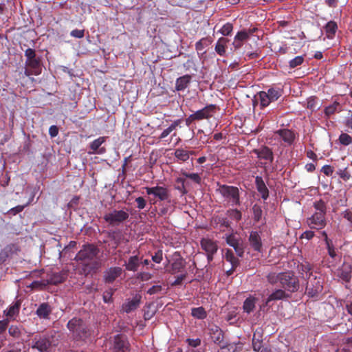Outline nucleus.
Here are the masks:
<instances>
[{
	"mask_svg": "<svg viewBox=\"0 0 352 352\" xmlns=\"http://www.w3.org/2000/svg\"><path fill=\"white\" fill-rule=\"evenodd\" d=\"M48 285V283L46 279H42L41 280H35L33 281L31 284V287L32 289H44Z\"/></svg>",
	"mask_w": 352,
	"mask_h": 352,
	"instance_id": "nucleus-47",
	"label": "nucleus"
},
{
	"mask_svg": "<svg viewBox=\"0 0 352 352\" xmlns=\"http://www.w3.org/2000/svg\"><path fill=\"white\" fill-rule=\"evenodd\" d=\"M70 35L72 36L77 38H82L85 36V30H84L75 29V30H73L70 32Z\"/></svg>",
	"mask_w": 352,
	"mask_h": 352,
	"instance_id": "nucleus-61",
	"label": "nucleus"
},
{
	"mask_svg": "<svg viewBox=\"0 0 352 352\" xmlns=\"http://www.w3.org/2000/svg\"><path fill=\"white\" fill-rule=\"evenodd\" d=\"M140 260V258L137 255L129 257L128 262L125 263V264L124 265L125 266V269L127 271H138L141 264Z\"/></svg>",
	"mask_w": 352,
	"mask_h": 352,
	"instance_id": "nucleus-28",
	"label": "nucleus"
},
{
	"mask_svg": "<svg viewBox=\"0 0 352 352\" xmlns=\"http://www.w3.org/2000/svg\"><path fill=\"white\" fill-rule=\"evenodd\" d=\"M280 285L285 290L294 293L300 287L299 280L292 272H283Z\"/></svg>",
	"mask_w": 352,
	"mask_h": 352,
	"instance_id": "nucleus-6",
	"label": "nucleus"
},
{
	"mask_svg": "<svg viewBox=\"0 0 352 352\" xmlns=\"http://www.w3.org/2000/svg\"><path fill=\"white\" fill-rule=\"evenodd\" d=\"M6 254H8V258L14 254H17L20 251V247L16 243H10L7 245L3 250H1Z\"/></svg>",
	"mask_w": 352,
	"mask_h": 352,
	"instance_id": "nucleus-38",
	"label": "nucleus"
},
{
	"mask_svg": "<svg viewBox=\"0 0 352 352\" xmlns=\"http://www.w3.org/2000/svg\"><path fill=\"white\" fill-rule=\"evenodd\" d=\"M341 111L340 104L338 102H334L333 104L325 107L324 112L325 116L329 118L331 116L333 115L336 112H340Z\"/></svg>",
	"mask_w": 352,
	"mask_h": 352,
	"instance_id": "nucleus-37",
	"label": "nucleus"
},
{
	"mask_svg": "<svg viewBox=\"0 0 352 352\" xmlns=\"http://www.w3.org/2000/svg\"><path fill=\"white\" fill-rule=\"evenodd\" d=\"M228 41L229 40L224 37H221L218 39L214 47V50L219 55L221 56H225L226 52V45Z\"/></svg>",
	"mask_w": 352,
	"mask_h": 352,
	"instance_id": "nucleus-33",
	"label": "nucleus"
},
{
	"mask_svg": "<svg viewBox=\"0 0 352 352\" xmlns=\"http://www.w3.org/2000/svg\"><path fill=\"white\" fill-rule=\"evenodd\" d=\"M215 192L221 196L224 206L234 207L241 205V189L238 187L218 182Z\"/></svg>",
	"mask_w": 352,
	"mask_h": 352,
	"instance_id": "nucleus-2",
	"label": "nucleus"
},
{
	"mask_svg": "<svg viewBox=\"0 0 352 352\" xmlns=\"http://www.w3.org/2000/svg\"><path fill=\"white\" fill-rule=\"evenodd\" d=\"M67 327L74 339L82 340L89 336V328L84 320L74 317L69 320Z\"/></svg>",
	"mask_w": 352,
	"mask_h": 352,
	"instance_id": "nucleus-4",
	"label": "nucleus"
},
{
	"mask_svg": "<svg viewBox=\"0 0 352 352\" xmlns=\"http://www.w3.org/2000/svg\"><path fill=\"white\" fill-rule=\"evenodd\" d=\"M338 30V25L333 21H329L324 26V30L328 38H333Z\"/></svg>",
	"mask_w": 352,
	"mask_h": 352,
	"instance_id": "nucleus-34",
	"label": "nucleus"
},
{
	"mask_svg": "<svg viewBox=\"0 0 352 352\" xmlns=\"http://www.w3.org/2000/svg\"><path fill=\"white\" fill-rule=\"evenodd\" d=\"M226 241L230 246L234 249L239 257H243L244 248L239 239L236 238L234 234H229L226 236Z\"/></svg>",
	"mask_w": 352,
	"mask_h": 352,
	"instance_id": "nucleus-17",
	"label": "nucleus"
},
{
	"mask_svg": "<svg viewBox=\"0 0 352 352\" xmlns=\"http://www.w3.org/2000/svg\"><path fill=\"white\" fill-rule=\"evenodd\" d=\"M224 258L234 268H236L239 265V260L234 256L232 250L227 249L226 250Z\"/></svg>",
	"mask_w": 352,
	"mask_h": 352,
	"instance_id": "nucleus-35",
	"label": "nucleus"
},
{
	"mask_svg": "<svg viewBox=\"0 0 352 352\" xmlns=\"http://www.w3.org/2000/svg\"><path fill=\"white\" fill-rule=\"evenodd\" d=\"M289 297V295L287 294L284 290L281 289H276L267 297L263 306H270V302L271 301L283 300Z\"/></svg>",
	"mask_w": 352,
	"mask_h": 352,
	"instance_id": "nucleus-24",
	"label": "nucleus"
},
{
	"mask_svg": "<svg viewBox=\"0 0 352 352\" xmlns=\"http://www.w3.org/2000/svg\"><path fill=\"white\" fill-rule=\"evenodd\" d=\"M258 299L253 296H250L243 302V310L245 313L250 314L254 311L256 308V303Z\"/></svg>",
	"mask_w": 352,
	"mask_h": 352,
	"instance_id": "nucleus-27",
	"label": "nucleus"
},
{
	"mask_svg": "<svg viewBox=\"0 0 352 352\" xmlns=\"http://www.w3.org/2000/svg\"><path fill=\"white\" fill-rule=\"evenodd\" d=\"M100 252L99 248L92 243L84 244L82 248L76 254L74 260L80 262L85 269L96 270L98 263L95 261Z\"/></svg>",
	"mask_w": 352,
	"mask_h": 352,
	"instance_id": "nucleus-1",
	"label": "nucleus"
},
{
	"mask_svg": "<svg viewBox=\"0 0 352 352\" xmlns=\"http://www.w3.org/2000/svg\"><path fill=\"white\" fill-rule=\"evenodd\" d=\"M304 61V57L302 56H297L289 63L290 68H295L302 64Z\"/></svg>",
	"mask_w": 352,
	"mask_h": 352,
	"instance_id": "nucleus-52",
	"label": "nucleus"
},
{
	"mask_svg": "<svg viewBox=\"0 0 352 352\" xmlns=\"http://www.w3.org/2000/svg\"><path fill=\"white\" fill-rule=\"evenodd\" d=\"M233 30V25L231 23H227L223 25L219 30L220 33L223 36H229Z\"/></svg>",
	"mask_w": 352,
	"mask_h": 352,
	"instance_id": "nucleus-50",
	"label": "nucleus"
},
{
	"mask_svg": "<svg viewBox=\"0 0 352 352\" xmlns=\"http://www.w3.org/2000/svg\"><path fill=\"white\" fill-rule=\"evenodd\" d=\"M249 242L250 246L254 251L258 252H262V241L261 238L256 231H252L249 236Z\"/></svg>",
	"mask_w": 352,
	"mask_h": 352,
	"instance_id": "nucleus-22",
	"label": "nucleus"
},
{
	"mask_svg": "<svg viewBox=\"0 0 352 352\" xmlns=\"http://www.w3.org/2000/svg\"><path fill=\"white\" fill-rule=\"evenodd\" d=\"M185 261L182 257H179L177 258L174 259L173 262L171 264L169 272L172 274L182 272L183 270L185 268Z\"/></svg>",
	"mask_w": 352,
	"mask_h": 352,
	"instance_id": "nucleus-30",
	"label": "nucleus"
},
{
	"mask_svg": "<svg viewBox=\"0 0 352 352\" xmlns=\"http://www.w3.org/2000/svg\"><path fill=\"white\" fill-rule=\"evenodd\" d=\"M182 174L186 178L192 179L196 184H199L201 182V178L198 173H189L187 172H182Z\"/></svg>",
	"mask_w": 352,
	"mask_h": 352,
	"instance_id": "nucleus-51",
	"label": "nucleus"
},
{
	"mask_svg": "<svg viewBox=\"0 0 352 352\" xmlns=\"http://www.w3.org/2000/svg\"><path fill=\"white\" fill-rule=\"evenodd\" d=\"M235 36L236 40L241 41L242 42H244L249 38V36L246 33V30H243L241 31L238 32Z\"/></svg>",
	"mask_w": 352,
	"mask_h": 352,
	"instance_id": "nucleus-60",
	"label": "nucleus"
},
{
	"mask_svg": "<svg viewBox=\"0 0 352 352\" xmlns=\"http://www.w3.org/2000/svg\"><path fill=\"white\" fill-rule=\"evenodd\" d=\"M122 272V270L120 267H111L104 272V280L106 283H113Z\"/></svg>",
	"mask_w": 352,
	"mask_h": 352,
	"instance_id": "nucleus-19",
	"label": "nucleus"
},
{
	"mask_svg": "<svg viewBox=\"0 0 352 352\" xmlns=\"http://www.w3.org/2000/svg\"><path fill=\"white\" fill-rule=\"evenodd\" d=\"M213 222L221 227L229 228L230 226V221L227 217L222 216H216L213 217Z\"/></svg>",
	"mask_w": 352,
	"mask_h": 352,
	"instance_id": "nucleus-44",
	"label": "nucleus"
},
{
	"mask_svg": "<svg viewBox=\"0 0 352 352\" xmlns=\"http://www.w3.org/2000/svg\"><path fill=\"white\" fill-rule=\"evenodd\" d=\"M321 171L327 176H331L334 170L330 165H324L322 167Z\"/></svg>",
	"mask_w": 352,
	"mask_h": 352,
	"instance_id": "nucleus-63",
	"label": "nucleus"
},
{
	"mask_svg": "<svg viewBox=\"0 0 352 352\" xmlns=\"http://www.w3.org/2000/svg\"><path fill=\"white\" fill-rule=\"evenodd\" d=\"M148 195H153L160 201H166L170 199V195L168 189L164 186H156L144 188Z\"/></svg>",
	"mask_w": 352,
	"mask_h": 352,
	"instance_id": "nucleus-12",
	"label": "nucleus"
},
{
	"mask_svg": "<svg viewBox=\"0 0 352 352\" xmlns=\"http://www.w3.org/2000/svg\"><path fill=\"white\" fill-rule=\"evenodd\" d=\"M200 245L202 250L206 252L208 263H210L218 250L217 242L210 238H202Z\"/></svg>",
	"mask_w": 352,
	"mask_h": 352,
	"instance_id": "nucleus-10",
	"label": "nucleus"
},
{
	"mask_svg": "<svg viewBox=\"0 0 352 352\" xmlns=\"http://www.w3.org/2000/svg\"><path fill=\"white\" fill-rule=\"evenodd\" d=\"M106 137L102 136L91 142L89 146V151H88V153L89 155H102L105 153L107 151L106 148L101 146L106 142Z\"/></svg>",
	"mask_w": 352,
	"mask_h": 352,
	"instance_id": "nucleus-16",
	"label": "nucleus"
},
{
	"mask_svg": "<svg viewBox=\"0 0 352 352\" xmlns=\"http://www.w3.org/2000/svg\"><path fill=\"white\" fill-rule=\"evenodd\" d=\"M317 106V98L310 97L307 99V107L311 111H314Z\"/></svg>",
	"mask_w": 352,
	"mask_h": 352,
	"instance_id": "nucleus-58",
	"label": "nucleus"
},
{
	"mask_svg": "<svg viewBox=\"0 0 352 352\" xmlns=\"http://www.w3.org/2000/svg\"><path fill=\"white\" fill-rule=\"evenodd\" d=\"M327 245V250H328V254L332 258H335L337 256V254H336V249L333 246V242L331 241L329 243H327L326 244Z\"/></svg>",
	"mask_w": 352,
	"mask_h": 352,
	"instance_id": "nucleus-59",
	"label": "nucleus"
},
{
	"mask_svg": "<svg viewBox=\"0 0 352 352\" xmlns=\"http://www.w3.org/2000/svg\"><path fill=\"white\" fill-rule=\"evenodd\" d=\"M326 214L322 213L314 212V214L307 219L308 226L311 229L320 230L327 225Z\"/></svg>",
	"mask_w": 352,
	"mask_h": 352,
	"instance_id": "nucleus-14",
	"label": "nucleus"
},
{
	"mask_svg": "<svg viewBox=\"0 0 352 352\" xmlns=\"http://www.w3.org/2000/svg\"><path fill=\"white\" fill-rule=\"evenodd\" d=\"M210 334L215 344H221L223 341V332L217 326H213L210 329Z\"/></svg>",
	"mask_w": 352,
	"mask_h": 352,
	"instance_id": "nucleus-26",
	"label": "nucleus"
},
{
	"mask_svg": "<svg viewBox=\"0 0 352 352\" xmlns=\"http://www.w3.org/2000/svg\"><path fill=\"white\" fill-rule=\"evenodd\" d=\"M191 315L197 319L203 320L207 317V313L203 307H194L191 309Z\"/></svg>",
	"mask_w": 352,
	"mask_h": 352,
	"instance_id": "nucleus-39",
	"label": "nucleus"
},
{
	"mask_svg": "<svg viewBox=\"0 0 352 352\" xmlns=\"http://www.w3.org/2000/svg\"><path fill=\"white\" fill-rule=\"evenodd\" d=\"M218 107L216 104H210L204 107L203 109L195 111L194 113L197 121L201 120H209L216 113Z\"/></svg>",
	"mask_w": 352,
	"mask_h": 352,
	"instance_id": "nucleus-15",
	"label": "nucleus"
},
{
	"mask_svg": "<svg viewBox=\"0 0 352 352\" xmlns=\"http://www.w3.org/2000/svg\"><path fill=\"white\" fill-rule=\"evenodd\" d=\"M253 219L255 222H258L262 217L263 210L261 206L254 204L252 206Z\"/></svg>",
	"mask_w": 352,
	"mask_h": 352,
	"instance_id": "nucleus-45",
	"label": "nucleus"
},
{
	"mask_svg": "<svg viewBox=\"0 0 352 352\" xmlns=\"http://www.w3.org/2000/svg\"><path fill=\"white\" fill-rule=\"evenodd\" d=\"M283 94L280 88L271 87L267 91H261L258 93L261 109L267 107L271 102L276 101Z\"/></svg>",
	"mask_w": 352,
	"mask_h": 352,
	"instance_id": "nucleus-5",
	"label": "nucleus"
},
{
	"mask_svg": "<svg viewBox=\"0 0 352 352\" xmlns=\"http://www.w3.org/2000/svg\"><path fill=\"white\" fill-rule=\"evenodd\" d=\"M152 274L149 272H141L137 274V278L142 281H147L152 278Z\"/></svg>",
	"mask_w": 352,
	"mask_h": 352,
	"instance_id": "nucleus-57",
	"label": "nucleus"
},
{
	"mask_svg": "<svg viewBox=\"0 0 352 352\" xmlns=\"http://www.w3.org/2000/svg\"><path fill=\"white\" fill-rule=\"evenodd\" d=\"M237 312L235 309L230 311L225 317V320L229 322L230 324H232L236 322Z\"/></svg>",
	"mask_w": 352,
	"mask_h": 352,
	"instance_id": "nucleus-49",
	"label": "nucleus"
},
{
	"mask_svg": "<svg viewBox=\"0 0 352 352\" xmlns=\"http://www.w3.org/2000/svg\"><path fill=\"white\" fill-rule=\"evenodd\" d=\"M314 207L316 210L315 212L322 213L323 214H326L327 206L326 203L323 200L320 199L318 201H315L314 203Z\"/></svg>",
	"mask_w": 352,
	"mask_h": 352,
	"instance_id": "nucleus-43",
	"label": "nucleus"
},
{
	"mask_svg": "<svg viewBox=\"0 0 352 352\" xmlns=\"http://www.w3.org/2000/svg\"><path fill=\"white\" fill-rule=\"evenodd\" d=\"M252 348L256 352H259L263 348L262 340L260 339H256V333L254 334L252 338Z\"/></svg>",
	"mask_w": 352,
	"mask_h": 352,
	"instance_id": "nucleus-54",
	"label": "nucleus"
},
{
	"mask_svg": "<svg viewBox=\"0 0 352 352\" xmlns=\"http://www.w3.org/2000/svg\"><path fill=\"white\" fill-rule=\"evenodd\" d=\"M298 267L299 271L301 272V273H305L306 276H308V278H311L313 270V266L311 264H310L309 262L305 261L299 265Z\"/></svg>",
	"mask_w": 352,
	"mask_h": 352,
	"instance_id": "nucleus-40",
	"label": "nucleus"
},
{
	"mask_svg": "<svg viewBox=\"0 0 352 352\" xmlns=\"http://www.w3.org/2000/svg\"><path fill=\"white\" fill-rule=\"evenodd\" d=\"M21 305V300H17L13 304L10 305L8 309L3 311L4 314L8 319H14V317L19 313Z\"/></svg>",
	"mask_w": 352,
	"mask_h": 352,
	"instance_id": "nucleus-25",
	"label": "nucleus"
},
{
	"mask_svg": "<svg viewBox=\"0 0 352 352\" xmlns=\"http://www.w3.org/2000/svg\"><path fill=\"white\" fill-rule=\"evenodd\" d=\"M213 40L210 36L201 38L195 43V49L197 52H201L204 49L212 43Z\"/></svg>",
	"mask_w": 352,
	"mask_h": 352,
	"instance_id": "nucleus-36",
	"label": "nucleus"
},
{
	"mask_svg": "<svg viewBox=\"0 0 352 352\" xmlns=\"http://www.w3.org/2000/svg\"><path fill=\"white\" fill-rule=\"evenodd\" d=\"M344 125L347 128L345 131L348 133H352V111H349L347 117L344 121Z\"/></svg>",
	"mask_w": 352,
	"mask_h": 352,
	"instance_id": "nucleus-56",
	"label": "nucleus"
},
{
	"mask_svg": "<svg viewBox=\"0 0 352 352\" xmlns=\"http://www.w3.org/2000/svg\"><path fill=\"white\" fill-rule=\"evenodd\" d=\"M25 56L26 57L25 68L24 74L26 76L31 75L38 76L41 73V59L36 57V51L32 48H28L25 50Z\"/></svg>",
	"mask_w": 352,
	"mask_h": 352,
	"instance_id": "nucleus-3",
	"label": "nucleus"
},
{
	"mask_svg": "<svg viewBox=\"0 0 352 352\" xmlns=\"http://www.w3.org/2000/svg\"><path fill=\"white\" fill-rule=\"evenodd\" d=\"M283 272L276 273V272H270L267 276V280L271 285H275L277 283H280V278H282Z\"/></svg>",
	"mask_w": 352,
	"mask_h": 352,
	"instance_id": "nucleus-42",
	"label": "nucleus"
},
{
	"mask_svg": "<svg viewBox=\"0 0 352 352\" xmlns=\"http://www.w3.org/2000/svg\"><path fill=\"white\" fill-rule=\"evenodd\" d=\"M255 184L256 190L261 194L262 199L263 200H267L269 197L270 192L263 177L261 176H256L255 177Z\"/></svg>",
	"mask_w": 352,
	"mask_h": 352,
	"instance_id": "nucleus-23",
	"label": "nucleus"
},
{
	"mask_svg": "<svg viewBox=\"0 0 352 352\" xmlns=\"http://www.w3.org/2000/svg\"><path fill=\"white\" fill-rule=\"evenodd\" d=\"M227 214L232 219L239 221L242 218V214L240 210L236 208L229 209L227 210Z\"/></svg>",
	"mask_w": 352,
	"mask_h": 352,
	"instance_id": "nucleus-46",
	"label": "nucleus"
},
{
	"mask_svg": "<svg viewBox=\"0 0 352 352\" xmlns=\"http://www.w3.org/2000/svg\"><path fill=\"white\" fill-rule=\"evenodd\" d=\"M163 252L162 250H158L155 253V254L152 256V260L153 262L156 263H160L163 258Z\"/></svg>",
	"mask_w": 352,
	"mask_h": 352,
	"instance_id": "nucleus-64",
	"label": "nucleus"
},
{
	"mask_svg": "<svg viewBox=\"0 0 352 352\" xmlns=\"http://www.w3.org/2000/svg\"><path fill=\"white\" fill-rule=\"evenodd\" d=\"M67 278V272L66 271H60L58 272H53L47 274V280L49 285H56L63 283Z\"/></svg>",
	"mask_w": 352,
	"mask_h": 352,
	"instance_id": "nucleus-20",
	"label": "nucleus"
},
{
	"mask_svg": "<svg viewBox=\"0 0 352 352\" xmlns=\"http://www.w3.org/2000/svg\"><path fill=\"white\" fill-rule=\"evenodd\" d=\"M135 201L137 203V208L139 210L144 209L146 205V201L145 199L142 197H137Z\"/></svg>",
	"mask_w": 352,
	"mask_h": 352,
	"instance_id": "nucleus-62",
	"label": "nucleus"
},
{
	"mask_svg": "<svg viewBox=\"0 0 352 352\" xmlns=\"http://www.w3.org/2000/svg\"><path fill=\"white\" fill-rule=\"evenodd\" d=\"M10 336L18 338L21 336V332L19 327L16 325H11L8 329Z\"/></svg>",
	"mask_w": 352,
	"mask_h": 352,
	"instance_id": "nucleus-53",
	"label": "nucleus"
},
{
	"mask_svg": "<svg viewBox=\"0 0 352 352\" xmlns=\"http://www.w3.org/2000/svg\"><path fill=\"white\" fill-rule=\"evenodd\" d=\"M51 345L52 342L49 336H36L32 340V347L39 352H48Z\"/></svg>",
	"mask_w": 352,
	"mask_h": 352,
	"instance_id": "nucleus-13",
	"label": "nucleus"
},
{
	"mask_svg": "<svg viewBox=\"0 0 352 352\" xmlns=\"http://www.w3.org/2000/svg\"><path fill=\"white\" fill-rule=\"evenodd\" d=\"M274 134L278 135L288 146H291L296 138L294 131L288 129L277 130L274 132Z\"/></svg>",
	"mask_w": 352,
	"mask_h": 352,
	"instance_id": "nucleus-18",
	"label": "nucleus"
},
{
	"mask_svg": "<svg viewBox=\"0 0 352 352\" xmlns=\"http://www.w3.org/2000/svg\"><path fill=\"white\" fill-rule=\"evenodd\" d=\"M112 352H130V344L126 336L118 334L113 337Z\"/></svg>",
	"mask_w": 352,
	"mask_h": 352,
	"instance_id": "nucleus-11",
	"label": "nucleus"
},
{
	"mask_svg": "<svg viewBox=\"0 0 352 352\" xmlns=\"http://www.w3.org/2000/svg\"><path fill=\"white\" fill-rule=\"evenodd\" d=\"M339 142L344 146H348L352 144V138L346 133H342L339 136Z\"/></svg>",
	"mask_w": 352,
	"mask_h": 352,
	"instance_id": "nucleus-48",
	"label": "nucleus"
},
{
	"mask_svg": "<svg viewBox=\"0 0 352 352\" xmlns=\"http://www.w3.org/2000/svg\"><path fill=\"white\" fill-rule=\"evenodd\" d=\"M252 153L261 160V167L265 168L274 161V156L272 149L267 146L262 145L258 148H254L252 150Z\"/></svg>",
	"mask_w": 352,
	"mask_h": 352,
	"instance_id": "nucleus-7",
	"label": "nucleus"
},
{
	"mask_svg": "<svg viewBox=\"0 0 352 352\" xmlns=\"http://www.w3.org/2000/svg\"><path fill=\"white\" fill-rule=\"evenodd\" d=\"M52 307L48 302H42L36 310V314L40 319L50 320Z\"/></svg>",
	"mask_w": 352,
	"mask_h": 352,
	"instance_id": "nucleus-21",
	"label": "nucleus"
},
{
	"mask_svg": "<svg viewBox=\"0 0 352 352\" xmlns=\"http://www.w3.org/2000/svg\"><path fill=\"white\" fill-rule=\"evenodd\" d=\"M352 267L350 265H344L338 270V276L344 282L349 283L351 278Z\"/></svg>",
	"mask_w": 352,
	"mask_h": 352,
	"instance_id": "nucleus-29",
	"label": "nucleus"
},
{
	"mask_svg": "<svg viewBox=\"0 0 352 352\" xmlns=\"http://www.w3.org/2000/svg\"><path fill=\"white\" fill-rule=\"evenodd\" d=\"M322 289L323 285L321 278L315 276L313 278H309L306 286L305 294L309 298L318 300Z\"/></svg>",
	"mask_w": 352,
	"mask_h": 352,
	"instance_id": "nucleus-8",
	"label": "nucleus"
},
{
	"mask_svg": "<svg viewBox=\"0 0 352 352\" xmlns=\"http://www.w3.org/2000/svg\"><path fill=\"white\" fill-rule=\"evenodd\" d=\"M191 80V76L188 74L178 78L175 82L177 91H184L188 87Z\"/></svg>",
	"mask_w": 352,
	"mask_h": 352,
	"instance_id": "nucleus-32",
	"label": "nucleus"
},
{
	"mask_svg": "<svg viewBox=\"0 0 352 352\" xmlns=\"http://www.w3.org/2000/svg\"><path fill=\"white\" fill-rule=\"evenodd\" d=\"M129 217L127 212L120 210H113L103 217L104 220L111 226H119L125 221Z\"/></svg>",
	"mask_w": 352,
	"mask_h": 352,
	"instance_id": "nucleus-9",
	"label": "nucleus"
},
{
	"mask_svg": "<svg viewBox=\"0 0 352 352\" xmlns=\"http://www.w3.org/2000/svg\"><path fill=\"white\" fill-rule=\"evenodd\" d=\"M174 155L178 160L182 162H186L189 159V153L183 148H177Z\"/></svg>",
	"mask_w": 352,
	"mask_h": 352,
	"instance_id": "nucleus-41",
	"label": "nucleus"
},
{
	"mask_svg": "<svg viewBox=\"0 0 352 352\" xmlns=\"http://www.w3.org/2000/svg\"><path fill=\"white\" fill-rule=\"evenodd\" d=\"M140 299L141 296H135L133 299L129 300L122 306L124 311L129 314L136 309L140 305Z\"/></svg>",
	"mask_w": 352,
	"mask_h": 352,
	"instance_id": "nucleus-31",
	"label": "nucleus"
},
{
	"mask_svg": "<svg viewBox=\"0 0 352 352\" xmlns=\"http://www.w3.org/2000/svg\"><path fill=\"white\" fill-rule=\"evenodd\" d=\"M219 352H239L237 346L234 344H228L225 346H221Z\"/></svg>",
	"mask_w": 352,
	"mask_h": 352,
	"instance_id": "nucleus-55",
	"label": "nucleus"
}]
</instances>
